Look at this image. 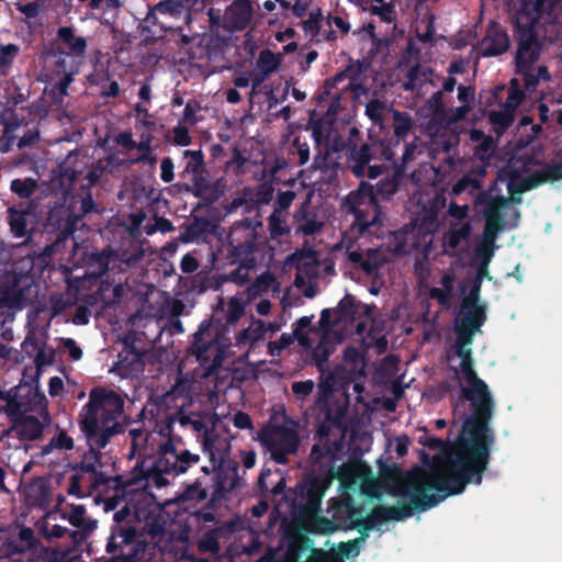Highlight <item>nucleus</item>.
I'll return each mask as SVG.
<instances>
[{
	"label": "nucleus",
	"instance_id": "5",
	"mask_svg": "<svg viewBox=\"0 0 562 562\" xmlns=\"http://www.w3.org/2000/svg\"><path fill=\"white\" fill-rule=\"evenodd\" d=\"M5 403L4 411L10 418L29 414L40 416L46 414L45 395L29 384H20L9 390Z\"/></svg>",
	"mask_w": 562,
	"mask_h": 562
},
{
	"label": "nucleus",
	"instance_id": "46",
	"mask_svg": "<svg viewBox=\"0 0 562 562\" xmlns=\"http://www.w3.org/2000/svg\"><path fill=\"white\" fill-rule=\"evenodd\" d=\"M234 425L239 429H249L251 428V420L250 417L243 412H238L235 414L233 418Z\"/></svg>",
	"mask_w": 562,
	"mask_h": 562
},
{
	"label": "nucleus",
	"instance_id": "10",
	"mask_svg": "<svg viewBox=\"0 0 562 562\" xmlns=\"http://www.w3.org/2000/svg\"><path fill=\"white\" fill-rule=\"evenodd\" d=\"M38 415L29 414L10 418L12 426L2 431L1 438L18 437L21 440H34L42 434V424Z\"/></svg>",
	"mask_w": 562,
	"mask_h": 562
},
{
	"label": "nucleus",
	"instance_id": "55",
	"mask_svg": "<svg viewBox=\"0 0 562 562\" xmlns=\"http://www.w3.org/2000/svg\"><path fill=\"white\" fill-rule=\"evenodd\" d=\"M241 462L246 469H251L256 463V453L254 451H244Z\"/></svg>",
	"mask_w": 562,
	"mask_h": 562
},
{
	"label": "nucleus",
	"instance_id": "24",
	"mask_svg": "<svg viewBox=\"0 0 562 562\" xmlns=\"http://www.w3.org/2000/svg\"><path fill=\"white\" fill-rule=\"evenodd\" d=\"M72 81L71 74H65L64 77L49 89V95L57 104H61L67 95V89Z\"/></svg>",
	"mask_w": 562,
	"mask_h": 562
},
{
	"label": "nucleus",
	"instance_id": "8",
	"mask_svg": "<svg viewBox=\"0 0 562 562\" xmlns=\"http://www.w3.org/2000/svg\"><path fill=\"white\" fill-rule=\"evenodd\" d=\"M311 317H302L297 321V327L294 330L300 342L313 352L315 358L325 359L330 352L328 347L329 336L327 333H319L310 328Z\"/></svg>",
	"mask_w": 562,
	"mask_h": 562
},
{
	"label": "nucleus",
	"instance_id": "13",
	"mask_svg": "<svg viewBox=\"0 0 562 562\" xmlns=\"http://www.w3.org/2000/svg\"><path fill=\"white\" fill-rule=\"evenodd\" d=\"M358 305L356 300L351 295H346L338 304V306L333 311L335 314L336 321L338 323H342L344 326L351 324L355 321V315L358 312ZM331 315V311L323 310L321 315V324L325 326L326 323L329 322Z\"/></svg>",
	"mask_w": 562,
	"mask_h": 562
},
{
	"label": "nucleus",
	"instance_id": "9",
	"mask_svg": "<svg viewBox=\"0 0 562 562\" xmlns=\"http://www.w3.org/2000/svg\"><path fill=\"white\" fill-rule=\"evenodd\" d=\"M199 460V454L191 453L188 450L178 451L175 448H166L157 460L156 467L160 472L182 474L191 465L196 464Z\"/></svg>",
	"mask_w": 562,
	"mask_h": 562
},
{
	"label": "nucleus",
	"instance_id": "4",
	"mask_svg": "<svg viewBox=\"0 0 562 562\" xmlns=\"http://www.w3.org/2000/svg\"><path fill=\"white\" fill-rule=\"evenodd\" d=\"M559 0H520V7L515 16V23L526 36L521 42L516 56L517 68L528 75L530 66L537 60L538 52L531 41V31L541 15L550 10Z\"/></svg>",
	"mask_w": 562,
	"mask_h": 562
},
{
	"label": "nucleus",
	"instance_id": "17",
	"mask_svg": "<svg viewBox=\"0 0 562 562\" xmlns=\"http://www.w3.org/2000/svg\"><path fill=\"white\" fill-rule=\"evenodd\" d=\"M468 216V205H458L456 203H450L447 216L445 218V224L448 225V229H457L460 226H471Z\"/></svg>",
	"mask_w": 562,
	"mask_h": 562
},
{
	"label": "nucleus",
	"instance_id": "32",
	"mask_svg": "<svg viewBox=\"0 0 562 562\" xmlns=\"http://www.w3.org/2000/svg\"><path fill=\"white\" fill-rule=\"evenodd\" d=\"M274 285V278L267 273L260 276L249 289L251 295H258Z\"/></svg>",
	"mask_w": 562,
	"mask_h": 562
},
{
	"label": "nucleus",
	"instance_id": "40",
	"mask_svg": "<svg viewBox=\"0 0 562 562\" xmlns=\"http://www.w3.org/2000/svg\"><path fill=\"white\" fill-rule=\"evenodd\" d=\"M295 198L293 191H285L278 194L276 211L285 212Z\"/></svg>",
	"mask_w": 562,
	"mask_h": 562
},
{
	"label": "nucleus",
	"instance_id": "6",
	"mask_svg": "<svg viewBox=\"0 0 562 562\" xmlns=\"http://www.w3.org/2000/svg\"><path fill=\"white\" fill-rule=\"evenodd\" d=\"M262 442L278 463H285L286 456L296 450L299 439L292 427H273L262 434Z\"/></svg>",
	"mask_w": 562,
	"mask_h": 562
},
{
	"label": "nucleus",
	"instance_id": "29",
	"mask_svg": "<svg viewBox=\"0 0 562 562\" xmlns=\"http://www.w3.org/2000/svg\"><path fill=\"white\" fill-rule=\"evenodd\" d=\"M285 223V213L274 210L273 214L269 218L271 234L274 236L283 235L288 231Z\"/></svg>",
	"mask_w": 562,
	"mask_h": 562
},
{
	"label": "nucleus",
	"instance_id": "38",
	"mask_svg": "<svg viewBox=\"0 0 562 562\" xmlns=\"http://www.w3.org/2000/svg\"><path fill=\"white\" fill-rule=\"evenodd\" d=\"M85 507L81 505H75L71 507V512L69 513V521L71 525L76 527L85 526Z\"/></svg>",
	"mask_w": 562,
	"mask_h": 562
},
{
	"label": "nucleus",
	"instance_id": "50",
	"mask_svg": "<svg viewBox=\"0 0 562 562\" xmlns=\"http://www.w3.org/2000/svg\"><path fill=\"white\" fill-rule=\"evenodd\" d=\"M116 142L126 149H134L136 147V142L132 138L130 133L120 134L116 138Z\"/></svg>",
	"mask_w": 562,
	"mask_h": 562
},
{
	"label": "nucleus",
	"instance_id": "64",
	"mask_svg": "<svg viewBox=\"0 0 562 562\" xmlns=\"http://www.w3.org/2000/svg\"><path fill=\"white\" fill-rule=\"evenodd\" d=\"M456 83L457 82L454 78L449 77L448 79H446L443 83L445 91L451 92L454 89Z\"/></svg>",
	"mask_w": 562,
	"mask_h": 562
},
{
	"label": "nucleus",
	"instance_id": "59",
	"mask_svg": "<svg viewBox=\"0 0 562 562\" xmlns=\"http://www.w3.org/2000/svg\"><path fill=\"white\" fill-rule=\"evenodd\" d=\"M138 95L140 99L148 101L150 99V87L147 85L142 86Z\"/></svg>",
	"mask_w": 562,
	"mask_h": 562
},
{
	"label": "nucleus",
	"instance_id": "23",
	"mask_svg": "<svg viewBox=\"0 0 562 562\" xmlns=\"http://www.w3.org/2000/svg\"><path fill=\"white\" fill-rule=\"evenodd\" d=\"M367 12L379 16L383 22L386 23H392L395 19V5L392 2H386L379 5L371 4Z\"/></svg>",
	"mask_w": 562,
	"mask_h": 562
},
{
	"label": "nucleus",
	"instance_id": "62",
	"mask_svg": "<svg viewBox=\"0 0 562 562\" xmlns=\"http://www.w3.org/2000/svg\"><path fill=\"white\" fill-rule=\"evenodd\" d=\"M352 4L361 8L363 11H368V8H370V1L369 0H348Z\"/></svg>",
	"mask_w": 562,
	"mask_h": 562
},
{
	"label": "nucleus",
	"instance_id": "54",
	"mask_svg": "<svg viewBox=\"0 0 562 562\" xmlns=\"http://www.w3.org/2000/svg\"><path fill=\"white\" fill-rule=\"evenodd\" d=\"M64 383L63 380L58 376H54L49 380V394L55 396L58 395L63 390Z\"/></svg>",
	"mask_w": 562,
	"mask_h": 562
},
{
	"label": "nucleus",
	"instance_id": "35",
	"mask_svg": "<svg viewBox=\"0 0 562 562\" xmlns=\"http://www.w3.org/2000/svg\"><path fill=\"white\" fill-rule=\"evenodd\" d=\"M313 389H314V382L312 380L294 382L292 384L293 393L300 398H304L307 395H310L312 393Z\"/></svg>",
	"mask_w": 562,
	"mask_h": 562
},
{
	"label": "nucleus",
	"instance_id": "11",
	"mask_svg": "<svg viewBox=\"0 0 562 562\" xmlns=\"http://www.w3.org/2000/svg\"><path fill=\"white\" fill-rule=\"evenodd\" d=\"M254 7L249 0L234 1L224 13V25L231 31L245 30L254 18Z\"/></svg>",
	"mask_w": 562,
	"mask_h": 562
},
{
	"label": "nucleus",
	"instance_id": "30",
	"mask_svg": "<svg viewBox=\"0 0 562 562\" xmlns=\"http://www.w3.org/2000/svg\"><path fill=\"white\" fill-rule=\"evenodd\" d=\"M184 157L189 158V161L186 165L184 171L188 173L196 175L201 172L202 169V154L196 150H186L183 153Z\"/></svg>",
	"mask_w": 562,
	"mask_h": 562
},
{
	"label": "nucleus",
	"instance_id": "60",
	"mask_svg": "<svg viewBox=\"0 0 562 562\" xmlns=\"http://www.w3.org/2000/svg\"><path fill=\"white\" fill-rule=\"evenodd\" d=\"M321 524H322V526H319V527L308 526L307 529L310 531H313V532H325V531H327V529L329 527V521H322Z\"/></svg>",
	"mask_w": 562,
	"mask_h": 562
},
{
	"label": "nucleus",
	"instance_id": "15",
	"mask_svg": "<svg viewBox=\"0 0 562 562\" xmlns=\"http://www.w3.org/2000/svg\"><path fill=\"white\" fill-rule=\"evenodd\" d=\"M348 259L352 263L359 265L368 274H373L384 261V257L379 249H370L366 254L350 251Z\"/></svg>",
	"mask_w": 562,
	"mask_h": 562
},
{
	"label": "nucleus",
	"instance_id": "21",
	"mask_svg": "<svg viewBox=\"0 0 562 562\" xmlns=\"http://www.w3.org/2000/svg\"><path fill=\"white\" fill-rule=\"evenodd\" d=\"M490 121L493 124L495 132L502 133L514 121V114L502 108L498 111H493L490 113Z\"/></svg>",
	"mask_w": 562,
	"mask_h": 562
},
{
	"label": "nucleus",
	"instance_id": "14",
	"mask_svg": "<svg viewBox=\"0 0 562 562\" xmlns=\"http://www.w3.org/2000/svg\"><path fill=\"white\" fill-rule=\"evenodd\" d=\"M203 451L207 453L211 462H222L228 452V442L220 438L214 430H205L202 439Z\"/></svg>",
	"mask_w": 562,
	"mask_h": 562
},
{
	"label": "nucleus",
	"instance_id": "45",
	"mask_svg": "<svg viewBox=\"0 0 562 562\" xmlns=\"http://www.w3.org/2000/svg\"><path fill=\"white\" fill-rule=\"evenodd\" d=\"M327 23L329 26L335 25L342 34H347L350 31V24L341 16H333L329 14L327 16Z\"/></svg>",
	"mask_w": 562,
	"mask_h": 562
},
{
	"label": "nucleus",
	"instance_id": "56",
	"mask_svg": "<svg viewBox=\"0 0 562 562\" xmlns=\"http://www.w3.org/2000/svg\"><path fill=\"white\" fill-rule=\"evenodd\" d=\"M359 553V548L357 543H346L341 547V554L346 558L352 555L356 557Z\"/></svg>",
	"mask_w": 562,
	"mask_h": 562
},
{
	"label": "nucleus",
	"instance_id": "37",
	"mask_svg": "<svg viewBox=\"0 0 562 562\" xmlns=\"http://www.w3.org/2000/svg\"><path fill=\"white\" fill-rule=\"evenodd\" d=\"M52 518H53L52 515H48L46 518L45 526H44V535L47 538H59L67 531V529L64 527H60L58 525H50Z\"/></svg>",
	"mask_w": 562,
	"mask_h": 562
},
{
	"label": "nucleus",
	"instance_id": "19",
	"mask_svg": "<svg viewBox=\"0 0 562 562\" xmlns=\"http://www.w3.org/2000/svg\"><path fill=\"white\" fill-rule=\"evenodd\" d=\"M281 60V54H276L270 49H263L260 52L259 57L257 59V69L267 76L278 70Z\"/></svg>",
	"mask_w": 562,
	"mask_h": 562
},
{
	"label": "nucleus",
	"instance_id": "51",
	"mask_svg": "<svg viewBox=\"0 0 562 562\" xmlns=\"http://www.w3.org/2000/svg\"><path fill=\"white\" fill-rule=\"evenodd\" d=\"M277 3H279L283 10H288L291 7V3L286 0H265L263 9L268 12H272Z\"/></svg>",
	"mask_w": 562,
	"mask_h": 562
},
{
	"label": "nucleus",
	"instance_id": "41",
	"mask_svg": "<svg viewBox=\"0 0 562 562\" xmlns=\"http://www.w3.org/2000/svg\"><path fill=\"white\" fill-rule=\"evenodd\" d=\"M16 9L27 19L35 18L40 12V5L36 2L16 3Z\"/></svg>",
	"mask_w": 562,
	"mask_h": 562
},
{
	"label": "nucleus",
	"instance_id": "63",
	"mask_svg": "<svg viewBox=\"0 0 562 562\" xmlns=\"http://www.w3.org/2000/svg\"><path fill=\"white\" fill-rule=\"evenodd\" d=\"M381 172H382V168L380 166H370L368 176H369V178L374 179L378 176H380Z\"/></svg>",
	"mask_w": 562,
	"mask_h": 562
},
{
	"label": "nucleus",
	"instance_id": "49",
	"mask_svg": "<svg viewBox=\"0 0 562 562\" xmlns=\"http://www.w3.org/2000/svg\"><path fill=\"white\" fill-rule=\"evenodd\" d=\"M54 445L57 447V448H60V449H71L74 447V441L70 437H68L67 435L65 434H60L58 437H56L54 439Z\"/></svg>",
	"mask_w": 562,
	"mask_h": 562
},
{
	"label": "nucleus",
	"instance_id": "18",
	"mask_svg": "<svg viewBox=\"0 0 562 562\" xmlns=\"http://www.w3.org/2000/svg\"><path fill=\"white\" fill-rule=\"evenodd\" d=\"M58 38L70 54H82L86 49V40L77 36L71 27H60Z\"/></svg>",
	"mask_w": 562,
	"mask_h": 562
},
{
	"label": "nucleus",
	"instance_id": "3",
	"mask_svg": "<svg viewBox=\"0 0 562 562\" xmlns=\"http://www.w3.org/2000/svg\"><path fill=\"white\" fill-rule=\"evenodd\" d=\"M123 401L114 391L93 389L89 402L80 412V427L91 447L104 448L120 431L116 418L122 414Z\"/></svg>",
	"mask_w": 562,
	"mask_h": 562
},
{
	"label": "nucleus",
	"instance_id": "58",
	"mask_svg": "<svg viewBox=\"0 0 562 562\" xmlns=\"http://www.w3.org/2000/svg\"><path fill=\"white\" fill-rule=\"evenodd\" d=\"M239 100H240V94H239V92H238L237 90H235V89H229V90L227 91V101H228L229 103H233V104H234V103L239 102Z\"/></svg>",
	"mask_w": 562,
	"mask_h": 562
},
{
	"label": "nucleus",
	"instance_id": "26",
	"mask_svg": "<svg viewBox=\"0 0 562 562\" xmlns=\"http://www.w3.org/2000/svg\"><path fill=\"white\" fill-rule=\"evenodd\" d=\"M11 231L16 237H24L26 235V215L22 212L11 211L10 213Z\"/></svg>",
	"mask_w": 562,
	"mask_h": 562
},
{
	"label": "nucleus",
	"instance_id": "48",
	"mask_svg": "<svg viewBox=\"0 0 562 562\" xmlns=\"http://www.w3.org/2000/svg\"><path fill=\"white\" fill-rule=\"evenodd\" d=\"M409 439L406 436H398L395 438V451L400 457L407 453Z\"/></svg>",
	"mask_w": 562,
	"mask_h": 562
},
{
	"label": "nucleus",
	"instance_id": "34",
	"mask_svg": "<svg viewBox=\"0 0 562 562\" xmlns=\"http://www.w3.org/2000/svg\"><path fill=\"white\" fill-rule=\"evenodd\" d=\"M524 93L520 90H512L507 97L505 104L502 106L504 110L509 111L514 114L517 106L522 101Z\"/></svg>",
	"mask_w": 562,
	"mask_h": 562
},
{
	"label": "nucleus",
	"instance_id": "22",
	"mask_svg": "<svg viewBox=\"0 0 562 562\" xmlns=\"http://www.w3.org/2000/svg\"><path fill=\"white\" fill-rule=\"evenodd\" d=\"M480 188L481 182L477 180V178L472 175H467L452 187V193L459 195L468 191L470 194H473Z\"/></svg>",
	"mask_w": 562,
	"mask_h": 562
},
{
	"label": "nucleus",
	"instance_id": "25",
	"mask_svg": "<svg viewBox=\"0 0 562 562\" xmlns=\"http://www.w3.org/2000/svg\"><path fill=\"white\" fill-rule=\"evenodd\" d=\"M323 19V13L319 8L310 12L307 20L304 21L303 27L304 31L311 35L312 38L317 37L319 34L321 22Z\"/></svg>",
	"mask_w": 562,
	"mask_h": 562
},
{
	"label": "nucleus",
	"instance_id": "31",
	"mask_svg": "<svg viewBox=\"0 0 562 562\" xmlns=\"http://www.w3.org/2000/svg\"><path fill=\"white\" fill-rule=\"evenodd\" d=\"M473 98V91L471 88L460 86L458 88V99L462 102V105L456 110V119H462L469 111V102Z\"/></svg>",
	"mask_w": 562,
	"mask_h": 562
},
{
	"label": "nucleus",
	"instance_id": "52",
	"mask_svg": "<svg viewBox=\"0 0 562 562\" xmlns=\"http://www.w3.org/2000/svg\"><path fill=\"white\" fill-rule=\"evenodd\" d=\"M72 322L76 325H85L89 322V314L85 307H79L74 316Z\"/></svg>",
	"mask_w": 562,
	"mask_h": 562
},
{
	"label": "nucleus",
	"instance_id": "44",
	"mask_svg": "<svg viewBox=\"0 0 562 562\" xmlns=\"http://www.w3.org/2000/svg\"><path fill=\"white\" fill-rule=\"evenodd\" d=\"M411 128V122L406 116L396 115L394 132L397 136H405Z\"/></svg>",
	"mask_w": 562,
	"mask_h": 562
},
{
	"label": "nucleus",
	"instance_id": "1",
	"mask_svg": "<svg viewBox=\"0 0 562 562\" xmlns=\"http://www.w3.org/2000/svg\"><path fill=\"white\" fill-rule=\"evenodd\" d=\"M499 184H505L509 192L526 191L532 188L526 179L519 184L515 179L499 177L493 188L481 194L477 203L482 205L485 226L482 235L474 239L473 263L477 267L479 280L469 295L463 300L456 319L457 340L448 352L449 368L458 379L462 394L471 403L473 415L469 417L461 434H490L486 419L492 414V398L485 382L477 378L472 368L471 349L473 335L480 330L485 321L484 307L479 304L481 278L497 248L495 241L503 229L518 225L519 212L513 199L501 195Z\"/></svg>",
	"mask_w": 562,
	"mask_h": 562
},
{
	"label": "nucleus",
	"instance_id": "27",
	"mask_svg": "<svg viewBox=\"0 0 562 562\" xmlns=\"http://www.w3.org/2000/svg\"><path fill=\"white\" fill-rule=\"evenodd\" d=\"M36 188V182L32 179H15L11 182V189L20 198H30Z\"/></svg>",
	"mask_w": 562,
	"mask_h": 562
},
{
	"label": "nucleus",
	"instance_id": "20",
	"mask_svg": "<svg viewBox=\"0 0 562 562\" xmlns=\"http://www.w3.org/2000/svg\"><path fill=\"white\" fill-rule=\"evenodd\" d=\"M471 226H460L457 229H448L443 236L445 251L457 250L461 243L465 240L470 234Z\"/></svg>",
	"mask_w": 562,
	"mask_h": 562
},
{
	"label": "nucleus",
	"instance_id": "33",
	"mask_svg": "<svg viewBox=\"0 0 562 562\" xmlns=\"http://www.w3.org/2000/svg\"><path fill=\"white\" fill-rule=\"evenodd\" d=\"M384 111V104L380 100H371L366 106V113L372 121H380Z\"/></svg>",
	"mask_w": 562,
	"mask_h": 562
},
{
	"label": "nucleus",
	"instance_id": "57",
	"mask_svg": "<svg viewBox=\"0 0 562 562\" xmlns=\"http://www.w3.org/2000/svg\"><path fill=\"white\" fill-rule=\"evenodd\" d=\"M257 313L260 315H268L271 310V303L268 300H261L256 306Z\"/></svg>",
	"mask_w": 562,
	"mask_h": 562
},
{
	"label": "nucleus",
	"instance_id": "53",
	"mask_svg": "<svg viewBox=\"0 0 562 562\" xmlns=\"http://www.w3.org/2000/svg\"><path fill=\"white\" fill-rule=\"evenodd\" d=\"M346 359H351L355 368L363 369V360L356 349H348L346 351Z\"/></svg>",
	"mask_w": 562,
	"mask_h": 562
},
{
	"label": "nucleus",
	"instance_id": "16",
	"mask_svg": "<svg viewBox=\"0 0 562 562\" xmlns=\"http://www.w3.org/2000/svg\"><path fill=\"white\" fill-rule=\"evenodd\" d=\"M454 276L451 272H446L440 281L439 286L431 288L429 291L430 297L438 301L442 306H449L453 295Z\"/></svg>",
	"mask_w": 562,
	"mask_h": 562
},
{
	"label": "nucleus",
	"instance_id": "61",
	"mask_svg": "<svg viewBox=\"0 0 562 562\" xmlns=\"http://www.w3.org/2000/svg\"><path fill=\"white\" fill-rule=\"evenodd\" d=\"M234 85L238 88H246L249 85V79L246 76H239L234 80Z\"/></svg>",
	"mask_w": 562,
	"mask_h": 562
},
{
	"label": "nucleus",
	"instance_id": "12",
	"mask_svg": "<svg viewBox=\"0 0 562 562\" xmlns=\"http://www.w3.org/2000/svg\"><path fill=\"white\" fill-rule=\"evenodd\" d=\"M509 40L507 34L497 24H491L481 42V52L484 56H496L507 50Z\"/></svg>",
	"mask_w": 562,
	"mask_h": 562
},
{
	"label": "nucleus",
	"instance_id": "28",
	"mask_svg": "<svg viewBox=\"0 0 562 562\" xmlns=\"http://www.w3.org/2000/svg\"><path fill=\"white\" fill-rule=\"evenodd\" d=\"M245 307L246 304L241 299L232 297L227 304V321L231 323L237 322L244 315Z\"/></svg>",
	"mask_w": 562,
	"mask_h": 562
},
{
	"label": "nucleus",
	"instance_id": "42",
	"mask_svg": "<svg viewBox=\"0 0 562 562\" xmlns=\"http://www.w3.org/2000/svg\"><path fill=\"white\" fill-rule=\"evenodd\" d=\"M150 140H151V137L147 136L139 143H136L135 148H137V150L140 154V156L138 158L139 160L150 159L151 162H155V158H150Z\"/></svg>",
	"mask_w": 562,
	"mask_h": 562
},
{
	"label": "nucleus",
	"instance_id": "36",
	"mask_svg": "<svg viewBox=\"0 0 562 562\" xmlns=\"http://www.w3.org/2000/svg\"><path fill=\"white\" fill-rule=\"evenodd\" d=\"M173 143L179 146H189L191 144V137L187 127L178 125L172 131Z\"/></svg>",
	"mask_w": 562,
	"mask_h": 562
},
{
	"label": "nucleus",
	"instance_id": "2",
	"mask_svg": "<svg viewBox=\"0 0 562 562\" xmlns=\"http://www.w3.org/2000/svg\"><path fill=\"white\" fill-rule=\"evenodd\" d=\"M342 450L340 435L333 439L321 436L319 441L313 447L311 459L314 471H317L318 475L311 479L306 486L307 505L311 512L317 510L321 499L334 477H338L344 486L349 487L364 475L363 467L358 463L350 462L337 465V462L344 456Z\"/></svg>",
	"mask_w": 562,
	"mask_h": 562
},
{
	"label": "nucleus",
	"instance_id": "43",
	"mask_svg": "<svg viewBox=\"0 0 562 562\" xmlns=\"http://www.w3.org/2000/svg\"><path fill=\"white\" fill-rule=\"evenodd\" d=\"M64 347L68 350L69 356L74 360H79L82 357V350L76 345L75 340L71 338L63 339Z\"/></svg>",
	"mask_w": 562,
	"mask_h": 562
},
{
	"label": "nucleus",
	"instance_id": "7",
	"mask_svg": "<svg viewBox=\"0 0 562 562\" xmlns=\"http://www.w3.org/2000/svg\"><path fill=\"white\" fill-rule=\"evenodd\" d=\"M347 204L349 211L355 214V226L360 232L378 222L379 209L370 192L350 194Z\"/></svg>",
	"mask_w": 562,
	"mask_h": 562
},
{
	"label": "nucleus",
	"instance_id": "39",
	"mask_svg": "<svg viewBox=\"0 0 562 562\" xmlns=\"http://www.w3.org/2000/svg\"><path fill=\"white\" fill-rule=\"evenodd\" d=\"M173 162L169 157L161 160L160 178L164 182L169 183L173 180Z\"/></svg>",
	"mask_w": 562,
	"mask_h": 562
},
{
	"label": "nucleus",
	"instance_id": "47",
	"mask_svg": "<svg viewBox=\"0 0 562 562\" xmlns=\"http://www.w3.org/2000/svg\"><path fill=\"white\" fill-rule=\"evenodd\" d=\"M199 263L196 259L191 255H186L181 259V269L183 272H193L198 269Z\"/></svg>",
	"mask_w": 562,
	"mask_h": 562
}]
</instances>
